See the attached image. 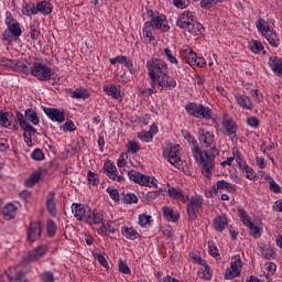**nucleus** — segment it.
Wrapping results in <instances>:
<instances>
[{
	"instance_id": "obj_5",
	"label": "nucleus",
	"mask_w": 282,
	"mask_h": 282,
	"mask_svg": "<svg viewBox=\"0 0 282 282\" xmlns=\"http://www.w3.org/2000/svg\"><path fill=\"white\" fill-rule=\"evenodd\" d=\"M256 28L261 36L267 39L271 47H279V45H281L279 34H276V31H274V29L270 26V23H268L265 20L259 19L256 23Z\"/></svg>"
},
{
	"instance_id": "obj_38",
	"label": "nucleus",
	"mask_w": 282,
	"mask_h": 282,
	"mask_svg": "<svg viewBox=\"0 0 282 282\" xmlns=\"http://www.w3.org/2000/svg\"><path fill=\"white\" fill-rule=\"evenodd\" d=\"M22 14H24V17H32L36 14V4L32 2H23Z\"/></svg>"
},
{
	"instance_id": "obj_21",
	"label": "nucleus",
	"mask_w": 282,
	"mask_h": 282,
	"mask_svg": "<svg viewBox=\"0 0 282 282\" xmlns=\"http://www.w3.org/2000/svg\"><path fill=\"white\" fill-rule=\"evenodd\" d=\"M41 232H43V225L39 221L31 223L28 229V240L34 243L41 239Z\"/></svg>"
},
{
	"instance_id": "obj_8",
	"label": "nucleus",
	"mask_w": 282,
	"mask_h": 282,
	"mask_svg": "<svg viewBox=\"0 0 282 282\" xmlns=\"http://www.w3.org/2000/svg\"><path fill=\"white\" fill-rule=\"evenodd\" d=\"M31 76H34L37 80L42 83H47L52 80V76H54V69L50 67V65L44 62H34L31 66Z\"/></svg>"
},
{
	"instance_id": "obj_56",
	"label": "nucleus",
	"mask_w": 282,
	"mask_h": 282,
	"mask_svg": "<svg viewBox=\"0 0 282 282\" xmlns=\"http://www.w3.org/2000/svg\"><path fill=\"white\" fill-rule=\"evenodd\" d=\"M62 131H64V133H69L72 131H76V124H74V121L72 120H67L62 127H61Z\"/></svg>"
},
{
	"instance_id": "obj_59",
	"label": "nucleus",
	"mask_w": 282,
	"mask_h": 282,
	"mask_svg": "<svg viewBox=\"0 0 282 282\" xmlns=\"http://www.w3.org/2000/svg\"><path fill=\"white\" fill-rule=\"evenodd\" d=\"M40 279L43 282H54V273L52 271H44L40 274Z\"/></svg>"
},
{
	"instance_id": "obj_20",
	"label": "nucleus",
	"mask_w": 282,
	"mask_h": 282,
	"mask_svg": "<svg viewBox=\"0 0 282 282\" xmlns=\"http://www.w3.org/2000/svg\"><path fill=\"white\" fill-rule=\"evenodd\" d=\"M43 111L45 116H47V118L52 120V122H57L58 124H62V122L65 120L64 110L57 108H43Z\"/></svg>"
},
{
	"instance_id": "obj_35",
	"label": "nucleus",
	"mask_w": 282,
	"mask_h": 282,
	"mask_svg": "<svg viewBox=\"0 0 282 282\" xmlns=\"http://www.w3.org/2000/svg\"><path fill=\"white\" fill-rule=\"evenodd\" d=\"M17 210L18 207L14 204L9 203L3 207L2 215L7 219H14V217H17Z\"/></svg>"
},
{
	"instance_id": "obj_6",
	"label": "nucleus",
	"mask_w": 282,
	"mask_h": 282,
	"mask_svg": "<svg viewBox=\"0 0 282 282\" xmlns=\"http://www.w3.org/2000/svg\"><path fill=\"white\" fill-rule=\"evenodd\" d=\"M145 67L152 85H155V79L159 78V76L169 74V66H166V62L162 59L151 58L147 62Z\"/></svg>"
},
{
	"instance_id": "obj_9",
	"label": "nucleus",
	"mask_w": 282,
	"mask_h": 282,
	"mask_svg": "<svg viewBox=\"0 0 282 282\" xmlns=\"http://www.w3.org/2000/svg\"><path fill=\"white\" fill-rule=\"evenodd\" d=\"M128 177L140 186H148L149 188H158V178L155 176H147L135 170L128 171Z\"/></svg>"
},
{
	"instance_id": "obj_58",
	"label": "nucleus",
	"mask_w": 282,
	"mask_h": 282,
	"mask_svg": "<svg viewBox=\"0 0 282 282\" xmlns=\"http://www.w3.org/2000/svg\"><path fill=\"white\" fill-rule=\"evenodd\" d=\"M31 158L32 160H35L37 162H41L43 160H45V154L43 153V150L41 149H35L32 153H31Z\"/></svg>"
},
{
	"instance_id": "obj_48",
	"label": "nucleus",
	"mask_w": 282,
	"mask_h": 282,
	"mask_svg": "<svg viewBox=\"0 0 282 282\" xmlns=\"http://www.w3.org/2000/svg\"><path fill=\"white\" fill-rule=\"evenodd\" d=\"M41 36V28L39 24H31L30 25V37L32 41H37V39Z\"/></svg>"
},
{
	"instance_id": "obj_7",
	"label": "nucleus",
	"mask_w": 282,
	"mask_h": 282,
	"mask_svg": "<svg viewBox=\"0 0 282 282\" xmlns=\"http://www.w3.org/2000/svg\"><path fill=\"white\" fill-rule=\"evenodd\" d=\"M185 111L188 116H193V118H198L199 120H213V110L202 104L188 102L185 106Z\"/></svg>"
},
{
	"instance_id": "obj_15",
	"label": "nucleus",
	"mask_w": 282,
	"mask_h": 282,
	"mask_svg": "<svg viewBox=\"0 0 282 282\" xmlns=\"http://www.w3.org/2000/svg\"><path fill=\"white\" fill-rule=\"evenodd\" d=\"M238 217H240L243 226H247L249 228V232L251 237L254 239H259L262 235V230L259 226L254 225V223H251L250 216L248 215V212L243 210V208H238Z\"/></svg>"
},
{
	"instance_id": "obj_18",
	"label": "nucleus",
	"mask_w": 282,
	"mask_h": 282,
	"mask_svg": "<svg viewBox=\"0 0 282 282\" xmlns=\"http://www.w3.org/2000/svg\"><path fill=\"white\" fill-rule=\"evenodd\" d=\"M85 219L88 226H98L100 224H105V212L89 209L86 213Z\"/></svg>"
},
{
	"instance_id": "obj_42",
	"label": "nucleus",
	"mask_w": 282,
	"mask_h": 282,
	"mask_svg": "<svg viewBox=\"0 0 282 282\" xmlns=\"http://www.w3.org/2000/svg\"><path fill=\"white\" fill-rule=\"evenodd\" d=\"M41 180V172H34L24 181L26 188H32Z\"/></svg>"
},
{
	"instance_id": "obj_61",
	"label": "nucleus",
	"mask_w": 282,
	"mask_h": 282,
	"mask_svg": "<svg viewBox=\"0 0 282 282\" xmlns=\"http://www.w3.org/2000/svg\"><path fill=\"white\" fill-rule=\"evenodd\" d=\"M240 273H237V271L232 270L230 267L225 271V279L226 281H232V279H237Z\"/></svg>"
},
{
	"instance_id": "obj_22",
	"label": "nucleus",
	"mask_w": 282,
	"mask_h": 282,
	"mask_svg": "<svg viewBox=\"0 0 282 282\" xmlns=\"http://www.w3.org/2000/svg\"><path fill=\"white\" fill-rule=\"evenodd\" d=\"M167 195L181 204H188V194H185L184 191L180 187H170L167 189Z\"/></svg>"
},
{
	"instance_id": "obj_46",
	"label": "nucleus",
	"mask_w": 282,
	"mask_h": 282,
	"mask_svg": "<svg viewBox=\"0 0 282 282\" xmlns=\"http://www.w3.org/2000/svg\"><path fill=\"white\" fill-rule=\"evenodd\" d=\"M163 56H165L166 61H169V63H172V65H177L178 62H177V57H175V53L166 47L163 50Z\"/></svg>"
},
{
	"instance_id": "obj_31",
	"label": "nucleus",
	"mask_w": 282,
	"mask_h": 282,
	"mask_svg": "<svg viewBox=\"0 0 282 282\" xmlns=\"http://www.w3.org/2000/svg\"><path fill=\"white\" fill-rule=\"evenodd\" d=\"M47 252L46 246H40L35 248L33 251L29 252V261H39V259H43Z\"/></svg>"
},
{
	"instance_id": "obj_1",
	"label": "nucleus",
	"mask_w": 282,
	"mask_h": 282,
	"mask_svg": "<svg viewBox=\"0 0 282 282\" xmlns=\"http://www.w3.org/2000/svg\"><path fill=\"white\" fill-rule=\"evenodd\" d=\"M185 139L189 144H193L192 155L196 164L200 167L202 174L205 177H210L215 170V158L219 155V150L217 147H213L209 150H202L197 143V139H195L191 132L185 133Z\"/></svg>"
},
{
	"instance_id": "obj_55",
	"label": "nucleus",
	"mask_w": 282,
	"mask_h": 282,
	"mask_svg": "<svg viewBox=\"0 0 282 282\" xmlns=\"http://www.w3.org/2000/svg\"><path fill=\"white\" fill-rule=\"evenodd\" d=\"M46 232L48 237H54V235H56V223H54V220H47Z\"/></svg>"
},
{
	"instance_id": "obj_63",
	"label": "nucleus",
	"mask_w": 282,
	"mask_h": 282,
	"mask_svg": "<svg viewBox=\"0 0 282 282\" xmlns=\"http://www.w3.org/2000/svg\"><path fill=\"white\" fill-rule=\"evenodd\" d=\"M124 204H138V196L135 194H127L123 197Z\"/></svg>"
},
{
	"instance_id": "obj_64",
	"label": "nucleus",
	"mask_w": 282,
	"mask_h": 282,
	"mask_svg": "<svg viewBox=\"0 0 282 282\" xmlns=\"http://www.w3.org/2000/svg\"><path fill=\"white\" fill-rule=\"evenodd\" d=\"M119 271L122 274H131V268H129V264H127L124 261L119 262Z\"/></svg>"
},
{
	"instance_id": "obj_43",
	"label": "nucleus",
	"mask_w": 282,
	"mask_h": 282,
	"mask_svg": "<svg viewBox=\"0 0 282 282\" xmlns=\"http://www.w3.org/2000/svg\"><path fill=\"white\" fill-rule=\"evenodd\" d=\"M142 32H143L144 39H148V41H154L155 36H153V26L151 22H145L143 24Z\"/></svg>"
},
{
	"instance_id": "obj_36",
	"label": "nucleus",
	"mask_w": 282,
	"mask_h": 282,
	"mask_svg": "<svg viewBox=\"0 0 282 282\" xmlns=\"http://www.w3.org/2000/svg\"><path fill=\"white\" fill-rule=\"evenodd\" d=\"M260 254L263 257V259H276V252L274 251V248L270 246H262L260 247Z\"/></svg>"
},
{
	"instance_id": "obj_57",
	"label": "nucleus",
	"mask_w": 282,
	"mask_h": 282,
	"mask_svg": "<svg viewBox=\"0 0 282 282\" xmlns=\"http://www.w3.org/2000/svg\"><path fill=\"white\" fill-rule=\"evenodd\" d=\"M106 192L110 195L112 202H120V193L117 188L107 187Z\"/></svg>"
},
{
	"instance_id": "obj_13",
	"label": "nucleus",
	"mask_w": 282,
	"mask_h": 282,
	"mask_svg": "<svg viewBox=\"0 0 282 282\" xmlns=\"http://www.w3.org/2000/svg\"><path fill=\"white\" fill-rule=\"evenodd\" d=\"M164 158L167 159V162L175 166L180 167L182 164V147L180 144L171 145L163 151Z\"/></svg>"
},
{
	"instance_id": "obj_30",
	"label": "nucleus",
	"mask_w": 282,
	"mask_h": 282,
	"mask_svg": "<svg viewBox=\"0 0 282 282\" xmlns=\"http://www.w3.org/2000/svg\"><path fill=\"white\" fill-rule=\"evenodd\" d=\"M23 118L25 122H28L29 124L31 122V124L39 126L41 122V119L39 118V113L34 111V109L32 108H28L24 111Z\"/></svg>"
},
{
	"instance_id": "obj_54",
	"label": "nucleus",
	"mask_w": 282,
	"mask_h": 282,
	"mask_svg": "<svg viewBox=\"0 0 282 282\" xmlns=\"http://www.w3.org/2000/svg\"><path fill=\"white\" fill-rule=\"evenodd\" d=\"M87 180H88V183L91 184V186H98V184H100V181L98 180V174L91 171H88Z\"/></svg>"
},
{
	"instance_id": "obj_49",
	"label": "nucleus",
	"mask_w": 282,
	"mask_h": 282,
	"mask_svg": "<svg viewBox=\"0 0 282 282\" xmlns=\"http://www.w3.org/2000/svg\"><path fill=\"white\" fill-rule=\"evenodd\" d=\"M9 116H10L9 112L0 111V124H1V127H4L6 129H10V127H12Z\"/></svg>"
},
{
	"instance_id": "obj_29",
	"label": "nucleus",
	"mask_w": 282,
	"mask_h": 282,
	"mask_svg": "<svg viewBox=\"0 0 282 282\" xmlns=\"http://www.w3.org/2000/svg\"><path fill=\"white\" fill-rule=\"evenodd\" d=\"M52 3H50V1L44 0V1H40L35 4V11L36 14H43L44 17H47L50 14H52Z\"/></svg>"
},
{
	"instance_id": "obj_47",
	"label": "nucleus",
	"mask_w": 282,
	"mask_h": 282,
	"mask_svg": "<svg viewBox=\"0 0 282 282\" xmlns=\"http://www.w3.org/2000/svg\"><path fill=\"white\" fill-rule=\"evenodd\" d=\"M240 171L245 173V176L247 177V180L252 181L257 177V174L254 173V169L250 167V165L248 164L240 167Z\"/></svg>"
},
{
	"instance_id": "obj_34",
	"label": "nucleus",
	"mask_w": 282,
	"mask_h": 282,
	"mask_svg": "<svg viewBox=\"0 0 282 282\" xmlns=\"http://www.w3.org/2000/svg\"><path fill=\"white\" fill-rule=\"evenodd\" d=\"M248 48L252 54H261V52H265V46H263V43L258 40H251L248 42Z\"/></svg>"
},
{
	"instance_id": "obj_11",
	"label": "nucleus",
	"mask_w": 282,
	"mask_h": 282,
	"mask_svg": "<svg viewBox=\"0 0 282 282\" xmlns=\"http://www.w3.org/2000/svg\"><path fill=\"white\" fill-rule=\"evenodd\" d=\"M186 206V213L189 221H195L197 219V213H199V208L204 206V197L202 195H194L188 197Z\"/></svg>"
},
{
	"instance_id": "obj_14",
	"label": "nucleus",
	"mask_w": 282,
	"mask_h": 282,
	"mask_svg": "<svg viewBox=\"0 0 282 282\" xmlns=\"http://www.w3.org/2000/svg\"><path fill=\"white\" fill-rule=\"evenodd\" d=\"M17 120L20 124V128L23 133L24 142L28 147H32L34 143L32 142V133H36V128L30 124L28 121H25V117H23V113L17 112Z\"/></svg>"
},
{
	"instance_id": "obj_28",
	"label": "nucleus",
	"mask_w": 282,
	"mask_h": 282,
	"mask_svg": "<svg viewBox=\"0 0 282 282\" xmlns=\"http://www.w3.org/2000/svg\"><path fill=\"white\" fill-rule=\"evenodd\" d=\"M228 217L226 215H219L213 220V226L216 232H224L228 228Z\"/></svg>"
},
{
	"instance_id": "obj_19",
	"label": "nucleus",
	"mask_w": 282,
	"mask_h": 282,
	"mask_svg": "<svg viewBox=\"0 0 282 282\" xmlns=\"http://www.w3.org/2000/svg\"><path fill=\"white\" fill-rule=\"evenodd\" d=\"M236 105L246 111H252L254 109V104L252 102V98L245 94H235Z\"/></svg>"
},
{
	"instance_id": "obj_27",
	"label": "nucleus",
	"mask_w": 282,
	"mask_h": 282,
	"mask_svg": "<svg viewBox=\"0 0 282 282\" xmlns=\"http://www.w3.org/2000/svg\"><path fill=\"white\" fill-rule=\"evenodd\" d=\"M269 67H271L273 74L275 76H280L282 78V58L276 56H270L268 61Z\"/></svg>"
},
{
	"instance_id": "obj_53",
	"label": "nucleus",
	"mask_w": 282,
	"mask_h": 282,
	"mask_svg": "<svg viewBox=\"0 0 282 282\" xmlns=\"http://www.w3.org/2000/svg\"><path fill=\"white\" fill-rule=\"evenodd\" d=\"M254 102H257L258 105H261V102H263V93H261V90L259 89H252L250 91Z\"/></svg>"
},
{
	"instance_id": "obj_16",
	"label": "nucleus",
	"mask_w": 282,
	"mask_h": 282,
	"mask_svg": "<svg viewBox=\"0 0 282 282\" xmlns=\"http://www.w3.org/2000/svg\"><path fill=\"white\" fill-rule=\"evenodd\" d=\"M198 142L204 147V149H213L217 139L213 131L206 130L205 128L198 129Z\"/></svg>"
},
{
	"instance_id": "obj_17",
	"label": "nucleus",
	"mask_w": 282,
	"mask_h": 282,
	"mask_svg": "<svg viewBox=\"0 0 282 282\" xmlns=\"http://www.w3.org/2000/svg\"><path fill=\"white\" fill-rule=\"evenodd\" d=\"M150 24H152L153 30H160V32H169L171 30L166 15L162 13L152 15Z\"/></svg>"
},
{
	"instance_id": "obj_37",
	"label": "nucleus",
	"mask_w": 282,
	"mask_h": 282,
	"mask_svg": "<svg viewBox=\"0 0 282 282\" xmlns=\"http://www.w3.org/2000/svg\"><path fill=\"white\" fill-rule=\"evenodd\" d=\"M232 155H234V160H236L239 169H242V166H246L248 163H246V159L243 158V154L241 153V151H239V149H237L236 147H234L231 149Z\"/></svg>"
},
{
	"instance_id": "obj_32",
	"label": "nucleus",
	"mask_w": 282,
	"mask_h": 282,
	"mask_svg": "<svg viewBox=\"0 0 282 282\" xmlns=\"http://www.w3.org/2000/svg\"><path fill=\"white\" fill-rule=\"evenodd\" d=\"M121 235L126 239H129L130 241H135V239H140V232H138L132 227L122 226L121 227Z\"/></svg>"
},
{
	"instance_id": "obj_25",
	"label": "nucleus",
	"mask_w": 282,
	"mask_h": 282,
	"mask_svg": "<svg viewBox=\"0 0 282 282\" xmlns=\"http://www.w3.org/2000/svg\"><path fill=\"white\" fill-rule=\"evenodd\" d=\"M46 208L52 217L58 215V210L56 209V193L48 192L46 195Z\"/></svg>"
},
{
	"instance_id": "obj_45",
	"label": "nucleus",
	"mask_w": 282,
	"mask_h": 282,
	"mask_svg": "<svg viewBox=\"0 0 282 282\" xmlns=\"http://www.w3.org/2000/svg\"><path fill=\"white\" fill-rule=\"evenodd\" d=\"M138 224L141 226V228H147V226H151V224H153V217L148 214H141L139 216Z\"/></svg>"
},
{
	"instance_id": "obj_24",
	"label": "nucleus",
	"mask_w": 282,
	"mask_h": 282,
	"mask_svg": "<svg viewBox=\"0 0 282 282\" xmlns=\"http://www.w3.org/2000/svg\"><path fill=\"white\" fill-rule=\"evenodd\" d=\"M217 191H228V193H235L237 191V185L228 183V181L220 180L217 181L213 189L209 191V195L213 196V193H217Z\"/></svg>"
},
{
	"instance_id": "obj_23",
	"label": "nucleus",
	"mask_w": 282,
	"mask_h": 282,
	"mask_svg": "<svg viewBox=\"0 0 282 282\" xmlns=\"http://www.w3.org/2000/svg\"><path fill=\"white\" fill-rule=\"evenodd\" d=\"M104 91L107 96H111V98L118 100V102H122V89L120 86L108 84L104 86Z\"/></svg>"
},
{
	"instance_id": "obj_2",
	"label": "nucleus",
	"mask_w": 282,
	"mask_h": 282,
	"mask_svg": "<svg viewBox=\"0 0 282 282\" xmlns=\"http://www.w3.org/2000/svg\"><path fill=\"white\" fill-rule=\"evenodd\" d=\"M176 26L181 30H185V32H189V34L194 36L204 34V25L195 20V12H182L176 20Z\"/></svg>"
},
{
	"instance_id": "obj_41",
	"label": "nucleus",
	"mask_w": 282,
	"mask_h": 282,
	"mask_svg": "<svg viewBox=\"0 0 282 282\" xmlns=\"http://www.w3.org/2000/svg\"><path fill=\"white\" fill-rule=\"evenodd\" d=\"M234 271H236L238 274H241V268H243V263L241 262L240 256H234L231 258L230 267Z\"/></svg>"
},
{
	"instance_id": "obj_40",
	"label": "nucleus",
	"mask_w": 282,
	"mask_h": 282,
	"mask_svg": "<svg viewBox=\"0 0 282 282\" xmlns=\"http://www.w3.org/2000/svg\"><path fill=\"white\" fill-rule=\"evenodd\" d=\"M163 215L169 221H177L180 219V214L175 213L171 207H163Z\"/></svg>"
},
{
	"instance_id": "obj_4",
	"label": "nucleus",
	"mask_w": 282,
	"mask_h": 282,
	"mask_svg": "<svg viewBox=\"0 0 282 282\" xmlns=\"http://www.w3.org/2000/svg\"><path fill=\"white\" fill-rule=\"evenodd\" d=\"M176 87L177 80H175V77L169 75V73H165L156 77L154 84L151 82V87L143 90L142 94H149V96H151L152 94H158V90L172 91V89H175Z\"/></svg>"
},
{
	"instance_id": "obj_50",
	"label": "nucleus",
	"mask_w": 282,
	"mask_h": 282,
	"mask_svg": "<svg viewBox=\"0 0 282 282\" xmlns=\"http://www.w3.org/2000/svg\"><path fill=\"white\" fill-rule=\"evenodd\" d=\"M1 67H9V69H13L17 67V59H9L6 57H0Z\"/></svg>"
},
{
	"instance_id": "obj_12",
	"label": "nucleus",
	"mask_w": 282,
	"mask_h": 282,
	"mask_svg": "<svg viewBox=\"0 0 282 282\" xmlns=\"http://www.w3.org/2000/svg\"><path fill=\"white\" fill-rule=\"evenodd\" d=\"M237 131H239V126L232 117L228 115V112H224L223 115V133L224 135H228L232 142L237 140Z\"/></svg>"
},
{
	"instance_id": "obj_44",
	"label": "nucleus",
	"mask_w": 282,
	"mask_h": 282,
	"mask_svg": "<svg viewBox=\"0 0 282 282\" xmlns=\"http://www.w3.org/2000/svg\"><path fill=\"white\" fill-rule=\"evenodd\" d=\"M104 170L110 178L116 177V173H118V167H116V165L111 161H108L104 164Z\"/></svg>"
},
{
	"instance_id": "obj_39",
	"label": "nucleus",
	"mask_w": 282,
	"mask_h": 282,
	"mask_svg": "<svg viewBox=\"0 0 282 282\" xmlns=\"http://www.w3.org/2000/svg\"><path fill=\"white\" fill-rule=\"evenodd\" d=\"M70 98H75L76 100H87V98H89V91L85 88H77L72 93Z\"/></svg>"
},
{
	"instance_id": "obj_10",
	"label": "nucleus",
	"mask_w": 282,
	"mask_h": 282,
	"mask_svg": "<svg viewBox=\"0 0 282 282\" xmlns=\"http://www.w3.org/2000/svg\"><path fill=\"white\" fill-rule=\"evenodd\" d=\"M181 55L187 61L191 67H206V59L197 56V53L188 45H184L181 50Z\"/></svg>"
},
{
	"instance_id": "obj_62",
	"label": "nucleus",
	"mask_w": 282,
	"mask_h": 282,
	"mask_svg": "<svg viewBox=\"0 0 282 282\" xmlns=\"http://www.w3.org/2000/svg\"><path fill=\"white\" fill-rule=\"evenodd\" d=\"M247 124L252 129H259V124H261V121L257 117H248Z\"/></svg>"
},
{
	"instance_id": "obj_3",
	"label": "nucleus",
	"mask_w": 282,
	"mask_h": 282,
	"mask_svg": "<svg viewBox=\"0 0 282 282\" xmlns=\"http://www.w3.org/2000/svg\"><path fill=\"white\" fill-rule=\"evenodd\" d=\"M4 25H7V29L2 33L3 43L10 45L13 41H19V39H21V35L23 34L21 23L14 19L10 11L6 12Z\"/></svg>"
},
{
	"instance_id": "obj_52",
	"label": "nucleus",
	"mask_w": 282,
	"mask_h": 282,
	"mask_svg": "<svg viewBox=\"0 0 282 282\" xmlns=\"http://www.w3.org/2000/svg\"><path fill=\"white\" fill-rule=\"evenodd\" d=\"M269 191H271V193H275L276 195L281 193V185L278 184L272 177L269 178Z\"/></svg>"
},
{
	"instance_id": "obj_26",
	"label": "nucleus",
	"mask_w": 282,
	"mask_h": 282,
	"mask_svg": "<svg viewBox=\"0 0 282 282\" xmlns=\"http://www.w3.org/2000/svg\"><path fill=\"white\" fill-rule=\"evenodd\" d=\"M70 208L73 216L75 217V219H77V221H83L85 219L87 215V209L85 208V205L80 203H73Z\"/></svg>"
},
{
	"instance_id": "obj_33",
	"label": "nucleus",
	"mask_w": 282,
	"mask_h": 282,
	"mask_svg": "<svg viewBox=\"0 0 282 282\" xmlns=\"http://www.w3.org/2000/svg\"><path fill=\"white\" fill-rule=\"evenodd\" d=\"M198 276L204 281H210L213 279V269L205 262L200 269H198Z\"/></svg>"
},
{
	"instance_id": "obj_51",
	"label": "nucleus",
	"mask_w": 282,
	"mask_h": 282,
	"mask_svg": "<svg viewBox=\"0 0 282 282\" xmlns=\"http://www.w3.org/2000/svg\"><path fill=\"white\" fill-rule=\"evenodd\" d=\"M138 138L139 140H141V142H153V134L149 131H141L138 133Z\"/></svg>"
},
{
	"instance_id": "obj_60",
	"label": "nucleus",
	"mask_w": 282,
	"mask_h": 282,
	"mask_svg": "<svg viewBox=\"0 0 282 282\" xmlns=\"http://www.w3.org/2000/svg\"><path fill=\"white\" fill-rule=\"evenodd\" d=\"M140 149H142V147L138 142L129 141V143H128V153L135 154V153H138V151H140Z\"/></svg>"
}]
</instances>
